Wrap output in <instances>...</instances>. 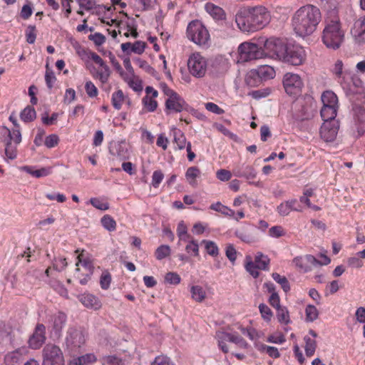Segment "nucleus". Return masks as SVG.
<instances>
[{"label":"nucleus","instance_id":"nucleus-6","mask_svg":"<svg viewBox=\"0 0 365 365\" xmlns=\"http://www.w3.org/2000/svg\"><path fill=\"white\" fill-rule=\"evenodd\" d=\"M237 62L245 63L252 60L259 59L264 56V51L257 44L245 41L237 48Z\"/></svg>","mask_w":365,"mask_h":365},{"label":"nucleus","instance_id":"nucleus-61","mask_svg":"<svg viewBox=\"0 0 365 365\" xmlns=\"http://www.w3.org/2000/svg\"><path fill=\"white\" fill-rule=\"evenodd\" d=\"M185 250L188 254H192L194 256L199 255V245L197 240L192 239L185 247Z\"/></svg>","mask_w":365,"mask_h":365},{"label":"nucleus","instance_id":"nucleus-4","mask_svg":"<svg viewBox=\"0 0 365 365\" xmlns=\"http://www.w3.org/2000/svg\"><path fill=\"white\" fill-rule=\"evenodd\" d=\"M160 88L163 93L168 96L165 101V113H180L187 108V103L184 99L167 84L161 83Z\"/></svg>","mask_w":365,"mask_h":365},{"label":"nucleus","instance_id":"nucleus-40","mask_svg":"<svg viewBox=\"0 0 365 365\" xmlns=\"http://www.w3.org/2000/svg\"><path fill=\"white\" fill-rule=\"evenodd\" d=\"M96 361V357L93 354H86L74 359L69 365H88Z\"/></svg>","mask_w":365,"mask_h":365},{"label":"nucleus","instance_id":"nucleus-5","mask_svg":"<svg viewBox=\"0 0 365 365\" xmlns=\"http://www.w3.org/2000/svg\"><path fill=\"white\" fill-rule=\"evenodd\" d=\"M76 266L75 277L79 280L81 284H87L93 274L94 266L92 260L81 253L77 256Z\"/></svg>","mask_w":365,"mask_h":365},{"label":"nucleus","instance_id":"nucleus-17","mask_svg":"<svg viewBox=\"0 0 365 365\" xmlns=\"http://www.w3.org/2000/svg\"><path fill=\"white\" fill-rule=\"evenodd\" d=\"M250 14L252 16L256 31L264 28L270 21V14L262 6H250Z\"/></svg>","mask_w":365,"mask_h":365},{"label":"nucleus","instance_id":"nucleus-14","mask_svg":"<svg viewBox=\"0 0 365 365\" xmlns=\"http://www.w3.org/2000/svg\"><path fill=\"white\" fill-rule=\"evenodd\" d=\"M282 61L292 66H300L306 60V52L299 45H287Z\"/></svg>","mask_w":365,"mask_h":365},{"label":"nucleus","instance_id":"nucleus-55","mask_svg":"<svg viewBox=\"0 0 365 365\" xmlns=\"http://www.w3.org/2000/svg\"><path fill=\"white\" fill-rule=\"evenodd\" d=\"M112 281L111 274L108 270L103 271L100 277V285L102 289L107 290Z\"/></svg>","mask_w":365,"mask_h":365},{"label":"nucleus","instance_id":"nucleus-1","mask_svg":"<svg viewBox=\"0 0 365 365\" xmlns=\"http://www.w3.org/2000/svg\"><path fill=\"white\" fill-rule=\"evenodd\" d=\"M319 9L312 4L299 8L292 16V26L295 34L305 37L312 34L321 21Z\"/></svg>","mask_w":365,"mask_h":365},{"label":"nucleus","instance_id":"nucleus-36","mask_svg":"<svg viewBox=\"0 0 365 365\" xmlns=\"http://www.w3.org/2000/svg\"><path fill=\"white\" fill-rule=\"evenodd\" d=\"M321 98L324 106H330L334 108H339L338 98L333 91H326L323 92Z\"/></svg>","mask_w":365,"mask_h":365},{"label":"nucleus","instance_id":"nucleus-48","mask_svg":"<svg viewBox=\"0 0 365 365\" xmlns=\"http://www.w3.org/2000/svg\"><path fill=\"white\" fill-rule=\"evenodd\" d=\"M246 264H245V269L254 278H257L259 275V272L258 271L259 267L257 264L252 260L250 257H246Z\"/></svg>","mask_w":365,"mask_h":365},{"label":"nucleus","instance_id":"nucleus-29","mask_svg":"<svg viewBox=\"0 0 365 365\" xmlns=\"http://www.w3.org/2000/svg\"><path fill=\"white\" fill-rule=\"evenodd\" d=\"M233 174L238 178H245L247 180H253L257 176V172L252 165H242L233 170Z\"/></svg>","mask_w":365,"mask_h":365},{"label":"nucleus","instance_id":"nucleus-60","mask_svg":"<svg viewBox=\"0 0 365 365\" xmlns=\"http://www.w3.org/2000/svg\"><path fill=\"white\" fill-rule=\"evenodd\" d=\"M165 281L170 284L177 285L181 282L180 276L174 272H169L165 276Z\"/></svg>","mask_w":365,"mask_h":365},{"label":"nucleus","instance_id":"nucleus-18","mask_svg":"<svg viewBox=\"0 0 365 365\" xmlns=\"http://www.w3.org/2000/svg\"><path fill=\"white\" fill-rule=\"evenodd\" d=\"M287 45L279 38H270L264 42V48L272 57L282 60Z\"/></svg>","mask_w":365,"mask_h":365},{"label":"nucleus","instance_id":"nucleus-21","mask_svg":"<svg viewBox=\"0 0 365 365\" xmlns=\"http://www.w3.org/2000/svg\"><path fill=\"white\" fill-rule=\"evenodd\" d=\"M110 22L112 25L115 24L118 29L119 34H122V31L125 30V33L123 34V36L126 38L132 36L134 38H137L138 37L139 34L137 31V26L133 21L124 23L116 19H111Z\"/></svg>","mask_w":365,"mask_h":365},{"label":"nucleus","instance_id":"nucleus-19","mask_svg":"<svg viewBox=\"0 0 365 365\" xmlns=\"http://www.w3.org/2000/svg\"><path fill=\"white\" fill-rule=\"evenodd\" d=\"M46 340V327L43 324H37L28 341L29 348L34 350L39 349Z\"/></svg>","mask_w":365,"mask_h":365},{"label":"nucleus","instance_id":"nucleus-64","mask_svg":"<svg viewBox=\"0 0 365 365\" xmlns=\"http://www.w3.org/2000/svg\"><path fill=\"white\" fill-rule=\"evenodd\" d=\"M103 365H124L122 360L114 356H108L103 359Z\"/></svg>","mask_w":365,"mask_h":365},{"label":"nucleus","instance_id":"nucleus-56","mask_svg":"<svg viewBox=\"0 0 365 365\" xmlns=\"http://www.w3.org/2000/svg\"><path fill=\"white\" fill-rule=\"evenodd\" d=\"M259 310L262 318L267 322H269L273 317V312L270 308L265 304H260L259 305Z\"/></svg>","mask_w":365,"mask_h":365},{"label":"nucleus","instance_id":"nucleus-3","mask_svg":"<svg viewBox=\"0 0 365 365\" xmlns=\"http://www.w3.org/2000/svg\"><path fill=\"white\" fill-rule=\"evenodd\" d=\"M186 34L190 41L201 46H207L210 41L207 29L199 20H194L188 24Z\"/></svg>","mask_w":365,"mask_h":365},{"label":"nucleus","instance_id":"nucleus-24","mask_svg":"<svg viewBox=\"0 0 365 365\" xmlns=\"http://www.w3.org/2000/svg\"><path fill=\"white\" fill-rule=\"evenodd\" d=\"M317 336V333L313 329H310L309 331V335H306L304 337V341L305 342L304 351L307 357H312L316 351L317 347L316 338Z\"/></svg>","mask_w":365,"mask_h":365},{"label":"nucleus","instance_id":"nucleus-35","mask_svg":"<svg viewBox=\"0 0 365 365\" xmlns=\"http://www.w3.org/2000/svg\"><path fill=\"white\" fill-rule=\"evenodd\" d=\"M256 70L262 81L273 79L276 76L274 67L268 65L260 66Z\"/></svg>","mask_w":365,"mask_h":365},{"label":"nucleus","instance_id":"nucleus-51","mask_svg":"<svg viewBox=\"0 0 365 365\" xmlns=\"http://www.w3.org/2000/svg\"><path fill=\"white\" fill-rule=\"evenodd\" d=\"M89 202L96 209L100 210H107L109 209V203L100 197H92Z\"/></svg>","mask_w":365,"mask_h":365},{"label":"nucleus","instance_id":"nucleus-9","mask_svg":"<svg viewBox=\"0 0 365 365\" xmlns=\"http://www.w3.org/2000/svg\"><path fill=\"white\" fill-rule=\"evenodd\" d=\"M41 355V365H65L63 351L54 344H46L42 349Z\"/></svg>","mask_w":365,"mask_h":365},{"label":"nucleus","instance_id":"nucleus-22","mask_svg":"<svg viewBox=\"0 0 365 365\" xmlns=\"http://www.w3.org/2000/svg\"><path fill=\"white\" fill-rule=\"evenodd\" d=\"M338 133V126L334 122H324L320 128L321 138L326 142H332L335 140Z\"/></svg>","mask_w":365,"mask_h":365},{"label":"nucleus","instance_id":"nucleus-37","mask_svg":"<svg viewBox=\"0 0 365 365\" xmlns=\"http://www.w3.org/2000/svg\"><path fill=\"white\" fill-rule=\"evenodd\" d=\"M337 108H334L330 106H324L321 109V116L324 122H333L332 120L336 116Z\"/></svg>","mask_w":365,"mask_h":365},{"label":"nucleus","instance_id":"nucleus-12","mask_svg":"<svg viewBox=\"0 0 365 365\" xmlns=\"http://www.w3.org/2000/svg\"><path fill=\"white\" fill-rule=\"evenodd\" d=\"M235 23L240 31L245 34L256 32L250 6L241 8L235 14Z\"/></svg>","mask_w":365,"mask_h":365},{"label":"nucleus","instance_id":"nucleus-44","mask_svg":"<svg viewBox=\"0 0 365 365\" xmlns=\"http://www.w3.org/2000/svg\"><path fill=\"white\" fill-rule=\"evenodd\" d=\"M36 110L31 106H26L20 113L21 119L25 123L33 121L36 118Z\"/></svg>","mask_w":365,"mask_h":365},{"label":"nucleus","instance_id":"nucleus-50","mask_svg":"<svg viewBox=\"0 0 365 365\" xmlns=\"http://www.w3.org/2000/svg\"><path fill=\"white\" fill-rule=\"evenodd\" d=\"M57 78L55 76V73L52 69L48 67L47 64L46 66V73H45V81L47 87L49 89H51L53 87V85L56 82Z\"/></svg>","mask_w":365,"mask_h":365},{"label":"nucleus","instance_id":"nucleus-25","mask_svg":"<svg viewBox=\"0 0 365 365\" xmlns=\"http://www.w3.org/2000/svg\"><path fill=\"white\" fill-rule=\"evenodd\" d=\"M351 34L356 42H365V16L354 22Z\"/></svg>","mask_w":365,"mask_h":365},{"label":"nucleus","instance_id":"nucleus-52","mask_svg":"<svg viewBox=\"0 0 365 365\" xmlns=\"http://www.w3.org/2000/svg\"><path fill=\"white\" fill-rule=\"evenodd\" d=\"M171 252L170 247L168 245H160L155 252V257L158 260H162L170 256Z\"/></svg>","mask_w":365,"mask_h":365},{"label":"nucleus","instance_id":"nucleus-2","mask_svg":"<svg viewBox=\"0 0 365 365\" xmlns=\"http://www.w3.org/2000/svg\"><path fill=\"white\" fill-rule=\"evenodd\" d=\"M344 38V31L337 12L329 11L324 19L322 39L324 44L329 48H339Z\"/></svg>","mask_w":365,"mask_h":365},{"label":"nucleus","instance_id":"nucleus-59","mask_svg":"<svg viewBox=\"0 0 365 365\" xmlns=\"http://www.w3.org/2000/svg\"><path fill=\"white\" fill-rule=\"evenodd\" d=\"M85 91L90 98H96L98 95V88L91 81H87L86 82Z\"/></svg>","mask_w":365,"mask_h":365},{"label":"nucleus","instance_id":"nucleus-20","mask_svg":"<svg viewBox=\"0 0 365 365\" xmlns=\"http://www.w3.org/2000/svg\"><path fill=\"white\" fill-rule=\"evenodd\" d=\"M145 91V96L142 99L143 107L147 111L153 112L156 110L158 105L156 101L158 92L152 86H147Z\"/></svg>","mask_w":365,"mask_h":365},{"label":"nucleus","instance_id":"nucleus-33","mask_svg":"<svg viewBox=\"0 0 365 365\" xmlns=\"http://www.w3.org/2000/svg\"><path fill=\"white\" fill-rule=\"evenodd\" d=\"M24 349H17L8 352L4 356V364L6 365H17L20 363L23 356Z\"/></svg>","mask_w":365,"mask_h":365},{"label":"nucleus","instance_id":"nucleus-49","mask_svg":"<svg viewBox=\"0 0 365 365\" xmlns=\"http://www.w3.org/2000/svg\"><path fill=\"white\" fill-rule=\"evenodd\" d=\"M17 145L8 140L5 146V155L8 159L14 160L17 156Z\"/></svg>","mask_w":365,"mask_h":365},{"label":"nucleus","instance_id":"nucleus-27","mask_svg":"<svg viewBox=\"0 0 365 365\" xmlns=\"http://www.w3.org/2000/svg\"><path fill=\"white\" fill-rule=\"evenodd\" d=\"M111 103L115 109L120 110L121 109L123 103H127L130 106V100L128 96L124 94L122 90L118 89L112 94Z\"/></svg>","mask_w":365,"mask_h":365},{"label":"nucleus","instance_id":"nucleus-13","mask_svg":"<svg viewBox=\"0 0 365 365\" xmlns=\"http://www.w3.org/2000/svg\"><path fill=\"white\" fill-rule=\"evenodd\" d=\"M342 70V61H337L335 63L333 72L337 77L338 82L341 85L344 89L354 91L352 90V86L355 87H359L361 86L362 82L359 79L351 77L349 73H343Z\"/></svg>","mask_w":365,"mask_h":365},{"label":"nucleus","instance_id":"nucleus-53","mask_svg":"<svg viewBox=\"0 0 365 365\" xmlns=\"http://www.w3.org/2000/svg\"><path fill=\"white\" fill-rule=\"evenodd\" d=\"M307 322H312L318 318L319 312L314 305H307L305 309Z\"/></svg>","mask_w":365,"mask_h":365},{"label":"nucleus","instance_id":"nucleus-23","mask_svg":"<svg viewBox=\"0 0 365 365\" xmlns=\"http://www.w3.org/2000/svg\"><path fill=\"white\" fill-rule=\"evenodd\" d=\"M146 43L142 41H137L132 43L130 42L123 43L120 45L121 50L126 55H130L132 53L142 54L146 48Z\"/></svg>","mask_w":365,"mask_h":365},{"label":"nucleus","instance_id":"nucleus-45","mask_svg":"<svg viewBox=\"0 0 365 365\" xmlns=\"http://www.w3.org/2000/svg\"><path fill=\"white\" fill-rule=\"evenodd\" d=\"M6 133H8V136L9 138V140L16 145H19L21 142V133L20 130V128H12V130H9L6 127H4Z\"/></svg>","mask_w":365,"mask_h":365},{"label":"nucleus","instance_id":"nucleus-26","mask_svg":"<svg viewBox=\"0 0 365 365\" xmlns=\"http://www.w3.org/2000/svg\"><path fill=\"white\" fill-rule=\"evenodd\" d=\"M67 317L65 313L58 312L51 317L52 328L55 334L60 336L66 324Z\"/></svg>","mask_w":365,"mask_h":365},{"label":"nucleus","instance_id":"nucleus-43","mask_svg":"<svg viewBox=\"0 0 365 365\" xmlns=\"http://www.w3.org/2000/svg\"><path fill=\"white\" fill-rule=\"evenodd\" d=\"M210 208L216 212H220L225 216L233 217L235 211L230 207L222 205L220 202L213 203L210 206Z\"/></svg>","mask_w":365,"mask_h":365},{"label":"nucleus","instance_id":"nucleus-16","mask_svg":"<svg viewBox=\"0 0 365 365\" xmlns=\"http://www.w3.org/2000/svg\"><path fill=\"white\" fill-rule=\"evenodd\" d=\"M216 337L218 341L219 347L224 353L229 351L228 346L226 344L227 342H232L242 348H245L247 345L245 340L239 334L225 331H217L216 333Z\"/></svg>","mask_w":365,"mask_h":365},{"label":"nucleus","instance_id":"nucleus-15","mask_svg":"<svg viewBox=\"0 0 365 365\" xmlns=\"http://www.w3.org/2000/svg\"><path fill=\"white\" fill-rule=\"evenodd\" d=\"M282 83L285 92L289 96L299 94L304 86L301 76L293 73H285L283 77Z\"/></svg>","mask_w":365,"mask_h":365},{"label":"nucleus","instance_id":"nucleus-47","mask_svg":"<svg viewBox=\"0 0 365 365\" xmlns=\"http://www.w3.org/2000/svg\"><path fill=\"white\" fill-rule=\"evenodd\" d=\"M277 310V317L279 322L288 324L290 322L289 311L285 307H280Z\"/></svg>","mask_w":365,"mask_h":365},{"label":"nucleus","instance_id":"nucleus-42","mask_svg":"<svg viewBox=\"0 0 365 365\" xmlns=\"http://www.w3.org/2000/svg\"><path fill=\"white\" fill-rule=\"evenodd\" d=\"M254 262L259 269L267 270L269 269V258L262 252H257L256 254Z\"/></svg>","mask_w":365,"mask_h":365},{"label":"nucleus","instance_id":"nucleus-39","mask_svg":"<svg viewBox=\"0 0 365 365\" xmlns=\"http://www.w3.org/2000/svg\"><path fill=\"white\" fill-rule=\"evenodd\" d=\"M190 294L192 299L197 302H202L207 296L204 288L200 285H192L190 287Z\"/></svg>","mask_w":365,"mask_h":365},{"label":"nucleus","instance_id":"nucleus-38","mask_svg":"<svg viewBox=\"0 0 365 365\" xmlns=\"http://www.w3.org/2000/svg\"><path fill=\"white\" fill-rule=\"evenodd\" d=\"M262 80L259 76L256 69L250 70L245 76V83L248 86L257 87L259 86Z\"/></svg>","mask_w":365,"mask_h":365},{"label":"nucleus","instance_id":"nucleus-41","mask_svg":"<svg viewBox=\"0 0 365 365\" xmlns=\"http://www.w3.org/2000/svg\"><path fill=\"white\" fill-rule=\"evenodd\" d=\"M356 121L358 133L360 135L365 133V108H359L356 111Z\"/></svg>","mask_w":365,"mask_h":365},{"label":"nucleus","instance_id":"nucleus-32","mask_svg":"<svg viewBox=\"0 0 365 365\" xmlns=\"http://www.w3.org/2000/svg\"><path fill=\"white\" fill-rule=\"evenodd\" d=\"M201 171L197 166H192L187 169L185 177L188 184L192 187H196L198 185L197 178H200Z\"/></svg>","mask_w":365,"mask_h":365},{"label":"nucleus","instance_id":"nucleus-63","mask_svg":"<svg viewBox=\"0 0 365 365\" xmlns=\"http://www.w3.org/2000/svg\"><path fill=\"white\" fill-rule=\"evenodd\" d=\"M150 365H175L170 358L165 356H158Z\"/></svg>","mask_w":365,"mask_h":365},{"label":"nucleus","instance_id":"nucleus-7","mask_svg":"<svg viewBox=\"0 0 365 365\" xmlns=\"http://www.w3.org/2000/svg\"><path fill=\"white\" fill-rule=\"evenodd\" d=\"M187 69L191 76L196 78L205 76L208 61L207 59L199 52L191 53L187 60Z\"/></svg>","mask_w":365,"mask_h":365},{"label":"nucleus","instance_id":"nucleus-30","mask_svg":"<svg viewBox=\"0 0 365 365\" xmlns=\"http://www.w3.org/2000/svg\"><path fill=\"white\" fill-rule=\"evenodd\" d=\"M205 11L215 20H224L226 18L225 11L220 6L208 2L205 5Z\"/></svg>","mask_w":365,"mask_h":365},{"label":"nucleus","instance_id":"nucleus-58","mask_svg":"<svg viewBox=\"0 0 365 365\" xmlns=\"http://www.w3.org/2000/svg\"><path fill=\"white\" fill-rule=\"evenodd\" d=\"M174 141L177 144L178 149L182 150L187 146L186 138L184 134L180 131L178 130L174 134Z\"/></svg>","mask_w":365,"mask_h":365},{"label":"nucleus","instance_id":"nucleus-28","mask_svg":"<svg viewBox=\"0 0 365 365\" xmlns=\"http://www.w3.org/2000/svg\"><path fill=\"white\" fill-rule=\"evenodd\" d=\"M297 204V200L296 199L283 202L277 206V211L281 216H287L292 211H302L301 208L296 207Z\"/></svg>","mask_w":365,"mask_h":365},{"label":"nucleus","instance_id":"nucleus-34","mask_svg":"<svg viewBox=\"0 0 365 365\" xmlns=\"http://www.w3.org/2000/svg\"><path fill=\"white\" fill-rule=\"evenodd\" d=\"M22 170L36 178L48 176L52 173L51 167L41 168L38 170H34L33 167L26 165L22 168Z\"/></svg>","mask_w":365,"mask_h":365},{"label":"nucleus","instance_id":"nucleus-10","mask_svg":"<svg viewBox=\"0 0 365 365\" xmlns=\"http://www.w3.org/2000/svg\"><path fill=\"white\" fill-rule=\"evenodd\" d=\"M86 341V335L83 330L74 327H70L68 329L65 344L67 350L71 354L78 352L85 344Z\"/></svg>","mask_w":365,"mask_h":365},{"label":"nucleus","instance_id":"nucleus-31","mask_svg":"<svg viewBox=\"0 0 365 365\" xmlns=\"http://www.w3.org/2000/svg\"><path fill=\"white\" fill-rule=\"evenodd\" d=\"M81 303L87 308L94 310L100 309L102 304L99 299L91 294H86L82 295L81 298Z\"/></svg>","mask_w":365,"mask_h":365},{"label":"nucleus","instance_id":"nucleus-46","mask_svg":"<svg viewBox=\"0 0 365 365\" xmlns=\"http://www.w3.org/2000/svg\"><path fill=\"white\" fill-rule=\"evenodd\" d=\"M101 222L102 226L109 232H113L116 230V222L113 217L109 215H104L101 219Z\"/></svg>","mask_w":365,"mask_h":365},{"label":"nucleus","instance_id":"nucleus-54","mask_svg":"<svg viewBox=\"0 0 365 365\" xmlns=\"http://www.w3.org/2000/svg\"><path fill=\"white\" fill-rule=\"evenodd\" d=\"M257 349L260 351H265L272 358L277 359L280 356L278 349L274 346L261 344Z\"/></svg>","mask_w":365,"mask_h":365},{"label":"nucleus","instance_id":"nucleus-8","mask_svg":"<svg viewBox=\"0 0 365 365\" xmlns=\"http://www.w3.org/2000/svg\"><path fill=\"white\" fill-rule=\"evenodd\" d=\"M88 58L91 59L96 63L98 67H92L90 70L91 74L94 79H98L103 84L106 83L110 76V70L109 66L103 61V59L96 53L89 51L87 54Z\"/></svg>","mask_w":365,"mask_h":365},{"label":"nucleus","instance_id":"nucleus-62","mask_svg":"<svg viewBox=\"0 0 365 365\" xmlns=\"http://www.w3.org/2000/svg\"><path fill=\"white\" fill-rule=\"evenodd\" d=\"M205 243V250L208 255L216 257L219 254V248L215 242L212 241H204Z\"/></svg>","mask_w":365,"mask_h":365},{"label":"nucleus","instance_id":"nucleus-11","mask_svg":"<svg viewBox=\"0 0 365 365\" xmlns=\"http://www.w3.org/2000/svg\"><path fill=\"white\" fill-rule=\"evenodd\" d=\"M322 257L324 259L323 262L319 261L311 255L296 257L293 259L292 263L299 272L306 273L311 271L313 267L327 265L330 263L331 260L328 257L325 255H322Z\"/></svg>","mask_w":365,"mask_h":365},{"label":"nucleus","instance_id":"nucleus-57","mask_svg":"<svg viewBox=\"0 0 365 365\" xmlns=\"http://www.w3.org/2000/svg\"><path fill=\"white\" fill-rule=\"evenodd\" d=\"M272 277L275 282L281 285L282 288L285 292L290 289L289 283L285 277L281 276L278 273H273Z\"/></svg>","mask_w":365,"mask_h":365}]
</instances>
